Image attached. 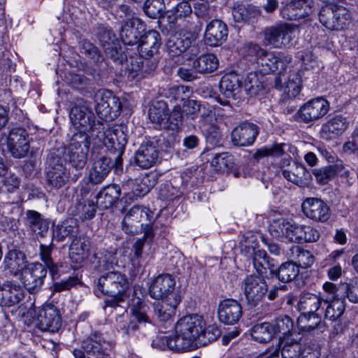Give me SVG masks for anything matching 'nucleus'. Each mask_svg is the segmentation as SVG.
<instances>
[{
  "instance_id": "f257e3e1",
  "label": "nucleus",
  "mask_w": 358,
  "mask_h": 358,
  "mask_svg": "<svg viewBox=\"0 0 358 358\" xmlns=\"http://www.w3.org/2000/svg\"><path fill=\"white\" fill-rule=\"evenodd\" d=\"M204 326L202 317L198 315H185L176 324L173 336H162L160 339L171 350L191 351L197 347L196 340L201 336Z\"/></svg>"
},
{
  "instance_id": "f03ea898",
  "label": "nucleus",
  "mask_w": 358,
  "mask_h": 358,
  "mask_svg": "<svg viewBox=\"0 0 358 358\" xmlns=\"http://www.w3.org/2000/svg\"><path fill=\"white\" fill-rule=\"evenodd\" d=\"M245 56L254 60L262 74H268L279 71L283 72L292 57L282 52L275 53L262 48L259 44L249 43L244 47Z\"/></svg>"
},
{
  "instance_id": "7ed1b4c3",
  "label": "nucleus",
  "mask_w": 358,
  "mask_h": 358,
  "mask_svg": "<svg viewBox=\"0 0 358 358\" xmlns=\"http://www.w3.org/2000/svg\"><path fill=\"white\" fill-rule=\"evenodd\" d=\"M155 220V214L149 208L143 206H134L124 217L122 222V230L131 235L143 232V238L151 241L157 228Z\"/></svg>"
},
{
  "instance_id": "20e7f679",
  "label": "nucleus",
  "mask_w": 358,
  "mask_h": 358,
  "mask_svg": "<svg viewBox=\"0 0 358 358\" xmlns=\"http://www.w3.org/2000/svg\"><path fill=\"white\" fill-rule=\"evenodd\" d=\"M148 116L154 127L158 129L177 133L182 122L181 106L176 105L169 113L167 103L164 101H155L149 108Z\"/></svg>"
},
{
  "instance_id": "39448f33",
  "label": "nucleus",
  "mask_w": 358,
  "mask_h": 358,
  "mask_svg": "<svg viewBox=\"0 0 358 358\" xmlns=\"http://www.w3.org/2000/svg\"><path fill=\"white\" fill-rule=\"evenodd\" d=\"M90 136L85 133H75L66 147L53 150H62V164L68 162L76 170L83 169L87 163V154L90 146Z\"/></svg>"
},
{
  "instance_id": "423d86ee",
  "label": "nucleus",
  "mask_w": 358,
  "mask_h": 358,
  "mask_svg": "<svg viewBox=\"0 0 358 358\" xmlns=\"http://www.w3.org/2000/svg\"><path fill=\"white\" fill-rule=\"evenodd\" d=\"M129 287L127 277L119 271H109L103 273L96 281V294L99 293L116 299L125 295Z\"/></svg>"
},
{
  "instance_id": "0eeeda50",
  "label": "nucleus",
  "mask_w": 358,
  "mask_h": 358,
  "mask_svg": "<svg viewBox=\"0 0 358 358\" xmlns=\"http://www.w3.org/2000/svg\"><path fill=\"white\" fill-rule=\"evenodd\" d=\"M32 323L43 332H57L62 324V317L59 308L52 303H47L34 310Z\"/></svg>"
},
{
  "instance_id": "6e6552de",
  "label": "nucleus",
  "mask_w": 358,
  "mask_h": 358,
  "mask_svg": "<svg viewBox=\"0 0 358 358\" xmlns=\"http://www.w3.org/2000/svg\"><path fill=\"white\" fill-rule=\"evenodd\" d=\"M294 32L295 27L292 24H276L263 31V43L278 49L289 47L294 38Z\"/></svg>"
},
{
  "instance_id": "1a4fd4ad",
  "label": "nucleus",
  "mask_w": 358,
  "mask_h": 358,
  "mask_svg": "<svg viewBox=\"0 0 358 358\" xmlns=\"http://www.w3.org/2000/svg\"><path fill=\"white\" fill-rule=\"evenodd\" d=\"M196 39V34L194 31L181 29L166 41L167 52L171 57L180 56L185 52L189 58L195 56L199 53V48L194 45Z\"/></svg>"
},
{
  "instance_id": "9d476101",
  "label": "nucleus",
  "mask_w": 358,
  "mask_h": 358,
  "mask_svg": "<svg viewBox=\"0 0 358 358\" xmlns=\"http://www.w3.org/2000/svg\"><path fill=\"white\" fill-rule=\"evenodd\" d=\"M69 118L73 126L79 130L78 133H100V129H103L102 123L99 121L96 122L94 114L85 105L74 106L70 110Z\"/></svg>"
},
{
  "instance_id": "9b49d317",
  "label": "nucleus",
  "mask_w": 358,
  "mask_h": 358,
  "mask_svg": "<svg viewBox=\"0 0 358 358\" xmlns=\"http://www.w3.org/2000/svg\"><path fill=\"white\" fill-rule=\"evenodd\" d=\"M90 159L92 166L89 173V181L92 185L102 183L107 178L113 166L116 167L115 162L113 163L110 157H106L100 152V148H93L91 151Z\"/></svg>"
},
{
  "instance_id": "f8f14e48",
  "label": "nucleus",
  "mask_w": 358,
  "mask_h": 358,
  "mask_svg": "<svg viewBox=\"0 0 358 358\" xmlns=\"http://www.w3.org/2000/svg\"><path fill=\"white\" fill-rule=\"evenodd\" d=\"M62 150H52L47 157L46 163L48 166L46 173L48 185L54 189H60L66 183L67 177L66 169L62 164Z\"/></svg>"
},
{
  "instance_id": "ddd939ff",
  "label": "nucleus",
  "mask_w": 358,
  "mask_h": 358,
  "mask_svg": "<svg viewBox=\"0 0 358 358\" xmlns=\"http://www.w3.org/2000/svg\"><path fill=\"white\" fill-rule=\"evenodd\" d=\"M95 110L101 120H112L117 117L122 109L118 97L108 90H100L95 96Z\"/></svg>"
},
{
  "instance_id": "4468645a",
  "label": "nucleus",
  "mask_w": 358,
  "mask_h": 358,
  "mask_svg": "<svg viewBox=\"0 0 358 358\" xmlns=\"http://www.w3.org/2000/svg\"><path fill=\"white\" fill-rule=\"evenodd\" d=\"M146 309V305L140 299H138L136 302L132 305L131 317L129 318L127 315L123 314L120 315L117 320V330L127 336L133 334L138 329V322H148Z\"/></svg>"
},
{
  "instance_id": "2eb2a0df",
  "label": "nucleus",
  "mask_w": 358,
  "mask_h": 358,
  "mask_svg": "<svg viewBox=\"0 0 358 358\" xmlns=\"http://www.w3.org/2000/svg\"><path fill=\"white\" fill-rule=\"evenodd\" d=\"M6 145L13 157L22 159L26 157L30 148L27 131L20 127L10 129L6 137Z\"/></svg>"
},
{
  "instance_id": "dca6fc26",
  "label": "nucleus",
  "mask_w": 358,
  "mask_h": 358,
  "mask_svg": "<svg viewBox=\"0 0 358 358\" xmlns=\"http://www.w3.org/2000/svg\"><path fill=\"white\" fill-rule=\"evenodd\" d=\"M303 224L284 218L273 220L269 225L271 235L276 238H286L292 243H301Z\"/></svg>"
},
{
  "instance_id": "f3484780",
  "label": "nucleus",
  "mask_w": 358,
  "mask_h": 358,
  "mask_svg": "<svg viewBox=\"0 0 358 358\" xmlns=\"http://www.w3.org/2000/svg\"><path fill=\"white\" fill-rule=\"evenodd\" d=\"M99 134L103 137V143L108 151L115 155L113 160L115 162L116 168L122 165V156L124 152L125 145L127 143V136L121 129L109 130L103 132V129H100L96 136L101 138Z\"/></svg>"
},
{
  "instance_id": "a211bd4d",
  "label": "nucleus",
  "mask_w": 358,
  "mask_h": 358,
  "mask_svg": "<svg viewBox=\"0 0 358 358\" xmlns=\"http://www.w3.org/2000/svg\"><path fill=\"white\" fill-rule=\"evenodd\" d=\"M242 289L250 306H257L268 292L266 282L262 278L255 275L247 276L242 282Z\"/></svg>"
},
{
  "instance_id": "6ab92c4d",
  "label": "nucleus",
  "mask_w": 358,
  "mask_h": 358,
  "mask_svg": "<svg viewBox=\"0 0 358 358\" xmlns=\"http://www.w3.org/2000/svg\"><path fill=\"white\" fill-rule=\"evenodd\" d=\"M47 273V268L41 263L29 264L21 274L22 282L29 292H37L41 289Z\"/></svg>"
},
{
  "instance_id": "aec40b11",
  "label": "nucleus",
  "mask_w": 358,
  "mask_h": 358,
  "mask_svg": "<svg viewBox=\"0 0 358 358\" xmlns=\"http://www.w3.org/2000/svg\"><path fill=\"white\" fill-rule=\"evenodd\" d=\"M329 110V101L322 97H317L302 105L298 110L297 115L302 122L309 123L324 117Z\"/></svg>"
},
{
  "instance_id": "412c9836",
  "label": "nucleus",
  "mask_w": 358,
  "mask_h": 358,
  "mask_svg": "<svg viewBox=\"0 0 358 358\" xmlns=\"http://www.w3.org/2000/svg\"><path fill=\"white\" fill-rule=\"evenodd\" d=\"M176 280L169 273H163L157 276L149 287L150 296L155 299H173L172 294H180L175 290Z\"/></svg>"
},
{
  "instance_id": "4be33fe9",
  "label": "nucleus",
  "mask_w": 358,
  "mask_h": 358,
  "mask_svg": "<svg viewBox=\"0 0 358 358\" xmlns=\"http://www.w3.org/2000/svg\"><path fill=\"white\" fill-rule=\"evenodd\" d=\"M301 208L303 214L315 222H325L331 215L329 207L320 199L307 198L302 203Z\"/></svg>"
},
{
  "instance_id": "5701e85b",
  "label": "nucleus",
  "mask_w": 358,
  "mask_h": 358,
  "mask_svg": "<svg viewBox=\"0 0 358 358\" xmlns=\"http://www.w3.org/2000/svg\"><path fill=\"white\" fill-rule=\"evenodd\" d=\"M28 264L27 256L22 251L11 249L5 254L1 268L10 275L17 276L22 274Z\"/></svg>"
},
{
  "instance_id": "b1692460",
  "label": "nucleus",
  "mask_w": 358,
  "mask_h": 358,
  "mask_svg": "<svg viewBox=\"0 0 358 358\" xmlns=\"http://www.w3.org/2000/svg\"><path fill=\"white\" fill-rule=\"evenodd\" d=\"M259 134L257 125L245 122L235 127L231 134V142L236 146L252 145Z\"/></svg>"
},
{
  "instance_id": "393cba45",
  "label": "nucleus",
  "mask_w": 358,
  "mask_h": 358,
  "mask_svg": "<svg viewBox=\"0 0 358 358\" xmlns=\"http://www.w3.org/2000/svg\"><path fill=\"white\" fill-rule=\"evenodd\" d=\"M283 166L287 168L282 170V174L288 181L300 187L307 185L310 181L311 175L303 164L285 159Z\"/></svg>"
},
{
  "instance_id": "a878e982",
  "label": "nucleus",
  "mask_w": 358,
  "mask_h": 358,
  "mask_svg": "<svg viewBox=\"0 0 358 358\" xmlns=\"http://www.w3.org/2000/svg\"><path fill=\"white\" fill-rule=\"evenodd\" d=\"M219 320L229 325L236 324L242 317L243 310L241 303L232 299L220 302L217 309Z\"/></svg>"
},
{
  "instance_id": "bb28decb",
  "label": "nucleus",
  "mask_w": 358,
  "mask_h": 358,
  "mask_svg": "<svg viewBox=\"0 0 358 358\" xmlns=\"http://www.w3.org/2000/svg\"><path fill=\"white\" fill-rule=\"evenodd\" d=\"M312 4V0H289L280 9V15L287 20L304 18L311 12Z\"/></svg>"
},
{
  "instance_id": "cd10ccee",
  "label": "nucleus",
  "mask_w": 358,
  "mask_h": 358,
  "mask_svg": "<svg viewBox=\"0 0 358 358\" xmlns=\"http://www.w3.org/2000/svg\"><path fill=\"white\" fill-rule=\"evenodd\" d=\"M159 157V150L156 143L148 141L141 144L135 152V163L142 169H149L153 166Z\"/></svg>"
},
{
  "instance_id": "c85d7f7f",
  "label": "nucleus",
  "mask_w": 358,
  "mask_h": 358,
  "mask_svg": "<svg viewBox=\"0 0 358 358\" xmlns=\"http://www.w3.org/2000/svg\"><path fill=\"white\" fill-rule=\"evenodd\" d=\"M24 298L22 287L15 282L7 280L0 285V306L11 307Z\"/></svg>"
},
{
  "instance_id": "c756f323",
  "label": "nucleus",
  "mask_w": 358,
  "mask_h": 358,
  "mask_svg": "<svg viewBox=\"0 0 358 358\" xmlns=\"http://www.w3.org/2000/svg\"><path fill=\"white\" fill-rule=\"evenodd\" d=\"M227 36V26L222 20H213L207 24L204 38L208 45H221L226 41Z\"/></svg>"
},
{
  "instance_id": "7c9ffc66",
  "label": "nucleus",
  "mask_w": 358,
  "mask_h": 358,
  "mask_svg": "<svg viewBox=\"0 0 358 358\" xmlns=\"http://www.w3.org/2000/svg\"><path fill=\"white\" fill-rule=\"evenodd\" d=\"M138 45L139 55L145 59H150L159 52L161 37L156 30H149L143 35Z\"/></svg>"
},
{
  "instance_id": "2f4dec72",
  "label": "nucleus",
  "mask_w": 358,
  "mask_h": 358,
  "mask_svg": "<svg viewBox=\"0 0 358 358\" xmlns=\"http://www.w3.org/2000/svg\"><path fill=\"white\" fill-rule=\"evenodd\" d=\"M349 122L345 117L336 115L322 124L320 134L325 140H331L341 136L348 128Z\"/></svg>"
},
{
  "instance_id": "473e14b6",
  "label": "nucleus",
  "mask_w": 358,
  "mask_h": 358,
  "mask_svg": "<svg viewBox=\"0 0 358 358\" xmlns=\"http://www.w3.org/2000/svg\"><path fill=\"white\" fill-rule=\"evenodd\" d=\"M173 299H164L155 303V313L161 321L171 320L176 313V308L181 301L180 294H172Z\"/></svg>"
},
{
  "instance_id": "72a5a7b5",
  "label": "nucleus",
  "mask_w": 358,
  "mask_h": 358,
  "mask_svg": "<svg viewBox=\"0 0 358 358\" xmlns=\"http://www.w3.org/2000/svg\"><path fill=\"white\" fill-rule=\"evenodd\" d=\"M121 193V188L117 184L102 187L96 196L98 208L104 210L113 207L119 200Z\"/></svg>"
},
{
  "instance_id": "f704fd0d",
  "label": "nucleus",
  "mask_w": 358,
  "mask_h": 358,
  "mask_svg": "<svg viewBox=\"0 0 358 358\" xmlns=\"http://www.w3.org/2000/svg\"><path fill=\"white\" fill-rule=\"evenodd\" d=\"M91 244L85 237H76L72 240L69 247V257L76 264L83 263L89 257Z\"/></svg>"
},
{
  "instance_id": "c9c22d12",
  "label": "nucleus",
  "mask_w": 358,
  "mask_h": 358,
  "mask_svg": "<svg viewBox=\"0 0 358 358\" xmlns=\"http://www.w3.org/2000/svg\"><path fill=\"white\" fill-rule=\"evenodd\" d=\"M25 224L41 237L45 236L49 229V222L38 211L28 210L25 213Z\"/></svg>"
},
{
  "instance_id": "e433bc0d",
  "label": "nucleus",
  "mask_w": 358,
  "mask_h": 358,
  "mask_svg": "<svg viewBox=\"0 0 358 358\" xmlns=\"http://www.w3.org/2000/svg\"><path fill=\"white\" fill-rule=\"evenodd\" d=\"M219 88L225 98L236 99L241 90L238 75L229 73L223 76L220 82Z\"/></svg>"
},
{
  "instance_id": "4c0bfd02",
  "label": "nucleus",
  "mask_w": 358,
  "mask_h": 358,
  "mask_svg": "<svg viewBox=\"0 0 358 358\" xmlns=\"http://www.w3.org/2000/svg\"><path fill=\"white\" fill-rule=\"evenodd\" d=\"M248 254L254 268L259 275L266 273V266L268 268L274 266L273 260L264 250H255V246L252 245L251 248H248Z\"/></svg>"
},
{
  "instance_id": "58836bf2",
  "label": "nucleus",
  "mask_w": 358,
  "mask_h": 358,
  "mask_svg": "<svg viewBox=\"0 0 358 358\" xmlns=\"http://www.w3.org/2000/svg\"><path fill=\"white\" fill-rule=\"evenodd\" d=\"M301 346V343L296 338H281L279 339L274 355L278 356L280 353L282 358H297Z\"/></svg>"
},
{
  "instance_id": "ea45409f",
  "label": "nucleus",
  "mask_w": 358,
  "mask_h": 358,
  "mask_svg": "<svg viewBox=\"0 0 358 358\" xmlns=\"http://www.w3.org/2000/svg\"><path fill=\"white\" fill-rule=\"evenodd\" d=\"M219 66V59L212 53L202 54L192 63V69L196 73L207 74L215 71Z\"/></svg>"
},
{
  "instance_id": "a19ab883",
  "label": "nucleus",
  "mask_w": 358,
  "mask_h": 358,
  "mask_svg": "<svg viewBox=\"0 0 358 358\" xmlns=\"http://www.w3.org/2000/svg\"><path fill=\"white\" fill-rule=\"evenodd\" d=\"M182 108L183 111L187 115H191L192 119L195 117L198 113H201L200 122L202 126H206L213 118L211 111L206 110V108L202 107L201 103L196 100L186 98L183 101Z\"/></svg>"
},
{
  "instance_id": "79ce46f5",
  "label": "nucleus",
  "mask_w": 358,
  "mask_h": 358,
  "mask_svg": "<svg viewBox=\"0 0 358 358\" xmlns=\"http://www.w3.org/2000/svg\"><path fill=\"white\" fill-rule=\"evenodd\" d=\"M53 250V243L49 245L41 244L39 245L40 259L43 262V265L49 270L53 280L58 275L59 269L62 267V264L59 262H55L52 257Z\"/></svg>"
},
{
  "instance_id": "37998d69",
  "label": "nucleus",
  "mask_w": 358,
  "mask_h": 358,
  "mask_svg": "<svg viewBox=\"0 0 358 358\" xmlns=\"http://www.w3.org/2000/svg\"><path fill=\"white\" fill-rule=\"evenodd\" d=\"M286 255L288 258L295 259L303 268L310 267L315 262V257L310 251L296 245H292L286 251Z\"/></svg>"
},
{
  "instance_id": "c03bdc74",
  "label": "nucleus",
  "mask_w": 358,
  "mask_h": 358,
  "mask_svg": "<svg viewBox=\"0 0 358 358\" xmlns=\"http://www.w3.org/2000/svg\"><path fill=\"white\" fill-rule=\"evenodd\" d=\"M323 298L317 294L308 292L304 293L300 296L297 305L298 309L301 313V314L315 313L320 307Z\"/></svg>"
},
{
  "instance_id": "a18cd8bd",
  "label": "nucleus",
  "mask_w": 358,
  "mask_h": 358,
  "mask_svg": "<svg viewBox=\"0 0 358 358\" xmlns=\"http://www.w3.org/2000/svg\"><path fill=\"white\" fill-rule=\"evenodd\" d=\"M272 273L279 281L287 283L292 281L299 275V267L293 262H286Z\"/></svg>"
},
{
  "instance_id": "49530a36",
  "label": "nucleus",
  "mask_w": 358,
  "mask_h": 358,
  "mask_svg": "<svg viewBox=\"0 0 358 358\" xmlns=\"http://www.w3.org/2000/svg\"><path fill=\"white\" fill-rule=\"evenodd\" d=\"M192 8L187 1H182L176 6L166 10V17L169 24H176L178 20L189 17L192 13Z\"/></svg>"
},
{
  "instance_id": "de8ad7c7",
  "label": "nucleus",
  "mask_w": 358,
  "mask_h": 358,
  "mask_svg": "<svg viewBox=\"0 0 358 358\" xmlns=\"http://www.w3.org/2000/svg\"><path fill=\"white\" fill-rule=\"evenodd\" d=\"M252 338L259 343H268L273 337L274 332L272 328V324L269 322H262L255 324L251 329Z\"/></svg>"
},
{
  "instance_id": "09e8293b",
  "label": "nucleus",
  "mask_w": 358,
  "mask_h": 358,
  "mask_svg": "<svg viewBox=\"0 0 358 358\" xmlns=\"http://www.w3.org/2000/svg\"><path fill=\"white\" fill-rule=\"evenodd\" d=\"M257 15L256 7L250 4L236 3L232 8L233 18L237 22L248 21Z\"/></svg>"
},
{
  "instance_id": "8fccbe9b",
  "label": "nucleus",
  "mask_w": 358,
  "mask_h": 358,
  "mask_svg": "<svg viewBox=\"0 0 358 358\" xmlns=\"http://www.w3.org/2000/svg\"><path fill=\"white\" fill-rule=\"evenodd\" d=\"M294 327V322L292 318L287 315H280L272 324L274 334H281V338L291 337L292 335V330Z\"/></svg>"
},
{
  "instance_id": "3c124183",
  "label": "nucleus",
  "mask_w": 358,
  "mask_h": 358,
  "mask_svg": "<svg viewBox=\"0 0 358 358\" xmlns=\"http://www.w3.org/2000/svg\"><path fill=\"white\" fill-rule=\"evenodd\" d=\"M297 327L300 331L306 332L321 329V318L316 313L301 314L297 320Z\"/></svg>"
},
{
  "instance_id": "603ef678",
  "label": "nucleus",
  "mask_w": 358,
  "mask_h": 358,
  "mask_svg": "<svg viewBox=\"0 0 358 358\" xmlns=\"http://www.w3.org/2000/svg\"><path fill=\"white\" fill-rule=\"evenodd\" d=\"M79 48L80 52L90 59L96 65L99 66L104 61L103 56L101 54L99 48L90 41L82 40L79 43Z\"/></svg>"
},
{
  "instance_id": "864d4df0",
  "label": "nucleus",
  "mask_w": 358,
  "mask_h": 358,
  "mask_svg": "<svg viewBox=\"0 0 358 358\" xmlns=\"http://www.w3.org/2000/svg\"><path fill=\"white\" fill-rule=\"evenodd\" d=\"M189 87L184 85H173L162 90V94L171 101H184L188 98Z\"/></svg>"
},
{
  "instance_id": "5fc2aeb1",
  "label": "nucleus",
  "mask_w": 358,
  "mask_h": 358,
  "mask_svg": "<svg viewBox=\"0 0 358 358\" xmlns=\"http://www.w3.org/2000/svg\"><path fill=\"white\" fill-rule=\"evenodd\" d=\"M166 9V2L162 0H146L143 4V10L147 16L158 19L163 16Z\"/></svg>"
},
{
  "instance_id": "6e6d98bb",
  "label": "nucleus",
  "mask_w": 358,
  "mask_h": 358,
  "mask_svg": "<svg viewBox=\"0 0 358 358\" xmlns=\"http://www.w3.org/2000/svg\"><path fill=\"white\" fill-rule=\"evenodd\" d=\"M341 168L338 164L330 165L319 169H315L313 173L316 180L320 185H325L333 179L337 173L340 172Z\"/></svg>"
},
{
  "instance_id": "4d7b16f0",
  "label": "nucleus",
  "mask_w": 358,
  "mask_h": 358,
  "mask_svg": "<svg viewBox=\"0 0 358 358\" xmlns=\"http://www.w3.org/2000/svg\"><path fill=\"white\" fill-rule=\"evenodd\" d=\"M323 302L327 305L324 317L332 322H336L344 313V301L343 300H333Z\"/></svg>"
},
{
  "instance_id": "13d9d810",
  "label": "nucleus",
  "mask_w": 358,
  "mask_h": 358,
  "mask_svg": "<svg viewBox=\"0 0 358 358\" xmlns=\"http://www.w3.org/2000/svg\"><path fill=\"white\" fill-rule=\"evenodd\" d=\"M301 72L293 71L289 75L284 91L289 98H295L299 94L301 90Z\"/></svg>"
},
{
  "instance_id": "bf43d9fd",
  "label": "nucleus",
  "mask_w": 358,
  "mask_h": 358,
  "mask_svg": "<svg viewBox=\"0 0 358 358\" xmlns=\"http://www.w3.org/2000/svg\"><path fill=\"white\" fill-rule=\"evenodd\" d=\"M120 36L122 42L127 45H135L140 41L139 31L132 22H127L122 27Z\"/></svg>"
},
{
  "instance_id": "052dcab7",
  "label": "nucleus",
  "mask_w": 358,
  "mask_h": 358,
  "mask_svg": "<svg viewBox=\"0 0 358 358\" xmlns=\"http://www.w3.org/2000/svg\"><path fill=\"white\" fill-rule=\"evenodd\" d=\"M320 22L330 30H341L340 25L336 23L333 5L322 8L319 13Z\"/></svg>"
},
{
  "instance_id": "680f3d73",
  "label": "nucleus",
  "mask_w": 358,
  "mask_h": 358,
  "mask_svg": "<svg viewBox=\"0 0 358 358\" xmlns=\"http://www.w3.org/2000/svg\"><path fill=\"white\" fill-rule=\"evenodd\" d=\"M287 146V145L285 143H277L270 147H264L257 150L254 153L253 157L257 160L268 156L278 157L285 153V148Z\"/></svg>"
},
{
  "instance_id": "e2e57ef3",
  "label": "nucleus",
  "mask_w": 358,
  "mask_h": 358,
  "mask_svg": "<svg viewBox=\"0 0 358 358\" xmlns=\"http://www.w3.org/2000/svg\"><path fill=\"white\" fill-rule=\"evenodd\" d=\"M97 208L96 203H95L92 200H87L80 201L76 206V210L80 218L85 220H91L94 217Z\"/></svg>"
},
{
  "instance_id": "0e129e2a",
  "label": "nucleus",
  "mask_w": 358,
  "mask_h": 358,
  "mask_svg": "<svg viewBox=\"0 0 358 358\" xmlns=\"http://www.w3.org/2000/svg\"><path fill=\"white\" fill-rule=\"evenodd\" d=\"M143 58L140 56L130 57L129 59L124 60L126 62V69L129 76L132 79H141V66L143 65Z\"/></svg>"
},
{
  "instance_id": "69168bd1",
  "label": "nucleus",
  "mask_w": 358,
  "mask_h": 358,
  "mask_svg": "<svg viewBox=\"0 0 358 358\" xmlns=\"http://www.w3.org/2000/svg\"><path fill=\"white\" fill-rule=\"evenodd\" d=\"M97 37L103 50H106L107 47L110 48L114 45L115 43L118 42L112 30L106 27L99 28Z\"/></svg>"
},
{
  "instance_id": "338daca9",
  "label": "nucleus",
  "mask_w": 358,
  "mask_h": 358,
  "mask_svg": "<svg viewBox=\"0 0 358 358\" xmlns=\"http://www.w3.org/2000/svg\"><path fill=\"white\" fill-rule=\"evenodd\" d=\"M104 52L107 57H110L117 64H123L124 60L127 59V55L122 50L119 41L110 48L107 47Z\"/></svg>"
},
{
  "instance_id": "774afa93",
  "label": "nucleus",
  "mask_w": 358,
  "mask_h": 358,
  "mask_svg": "<svg viewBox=\"0 0 358 358\" xmlns=\"http://www.w3.org/2000/svg\"><path fill=\"white\" fill-rule=\"evenodd\" d=\"M336 23L340 25V29H343L349 25L351 21V14L345 7L333 5Z\"/></svg>"
}]
</instances>
